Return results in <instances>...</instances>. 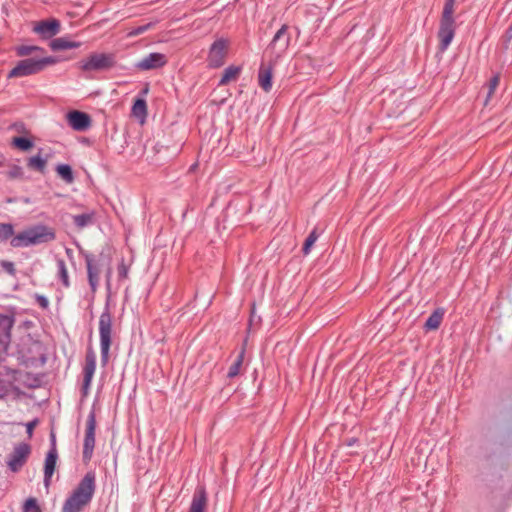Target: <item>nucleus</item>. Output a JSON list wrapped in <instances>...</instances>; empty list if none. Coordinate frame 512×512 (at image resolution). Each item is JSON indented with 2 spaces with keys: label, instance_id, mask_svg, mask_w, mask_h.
<instances>
[{
  "label": "nucleus",
  "instance_id": "nucleus-45",
  "mask_svg": "<svg viewBox=\"0 0 512 512\" xmlns=\"http://www.w3.org/2000/svg\"><path fill=\"white\" fill-rule=\"evenodd\" d=\"M11 175H12L13 177L17 176V175H18V171L12 172V173H11Z\"/></svg>",
  "mask_w": 512,
  "mask_h": 512
},
{
  "label": "nucleus",
  "instance_id": "nucleus-6",
  "mask_svg": "<svg viewBox=\"0 0 512 512\" xmlns=\"http://www.w3.org/2000/svg\"><path fill=\"white\" fill-rule=\"evenodd\" d=\"M291 35L289 33V26L284 24L275 33L266 52L271 54V59L278 61L280 57L286 52L290 45Z\"/></svg>",
  "mask_w": 512,
  "mask_h": 512
},
{
  "label": "nucleus",
  "instance_id": "nucleus-14",
  "mask_svg": "<svg viewBox=\"0 0 512 512\" xmlns=\"http://www.w3.org/2000/svg\"><path fill=\"white\" fill-rule=\"evenodd\" d=\"M60 21L57 19L42 20L34 25L33 31L43 39H50L60 32Z\"/></svg>",
  "mask_w": 512,
  "mask_h": 512
},
{
  "label": "nucleus",
  "instance_id": "nucleus-28",
  "mask_svg": "<svg viewBox=\"0 0 512 512\" xmlns=\"http://www.w3.org/2000/svg\"><path fill=\"white\" fill-rule=\"evenodd\" d=\"M58 175L67 183L74 181L72 168L67 164H60L56 167Z\"/></svg>",
  "mask_w": 512,
  "mask_h": 512
},
{
  "label": "nucleus",
  "instance_id": "nucleus-27",
  "mask_svg": "<svg viewBox=\"0 0 512 512\" xmlns=\"http://www.w3.org/2000/svg\"><path fill=\"white\" fill-rule=\"evenodd\" d=\"M132 114L140 119H144L147 115V104L144 99H137L132 106Z\"/></svg>",
  "mask_w": 512,
  "mask_h": 512
},
{
  "label": "nucleus",
  "instance_id": "nucleus-35",
  "mask_svg": "<svg viewBox=\"0 0 512 512\" xmlns=\"http://www.w3.org/2000/svg\"><path fill=\"white\" fill-rule=\"evenodd\" d=\"M23 512H42L40 507L37 504V501L35 498H29L26 500Z\"/></svg>",
  "mask_w": 512,
  "mask_h": 512
},
{
  "label": "nucleus",
  "instance_id": "nucleus-10",
  "mask_svg": "<svg viewBox=\"0 0 512 512\" xmlns=\"http://www.w3.org/2000/svg\"><path fill=\"white\" fill-rule=\"evenodd\" d=\"M457 24L455 20L440 19L437 37L439 39V50L444 52L452 43Z\"/></svg>",
  "mask_w": 512,
  "mask_h": 512
},
{
  "label": "nucleus",
  "instance_id": "nucleus-8",
  "mask_svg": "<svg viewBox=\"0 0 512 512\" xmlns=\"http://www.w3.org/2000/svg\"><path fill=\"white\" fill-rule=\"evenodd\" d=\"M96 417L92 411L86 420L85 437L83 444V460L90 461L95 447Z\"/></svg>",
  "mask_w": 512,
  "mask_h": 512
},
{
  "label": "nucleus",
  "instance_id": "nucleus-38",
  "mask_svg": "<svg viewBox=\"0 0 512 512\" xmlns=\"http://www.w3.org/2000/svg\"><path fill=\"white\" fill-rule=\"evenodd\" d=\"M35 299L42 309H47L49 307V300L44 295L36 294Z\"/></svg>",
  "mask_w": 512,
  "mask_h": 512
},
{
  "label": "nucleus",
  "instance_id": "nucleus-36",
  "mask_svg": "<svg viewBox=\"0 0 512 512\" xmlns=\"http://www.w3.org/2000/svg\"><path fill=\"white\" fill-rule=\"evenodd\" d=\"M151 27V23H148V24H145V25H141V26H138L134 29H132L129 33H128V36H138L140 34H143L144 32H146L149 28Z\"/></svg>",
  "mask_w": 512,
  "mask_h": 512
},
{
  "label": "nucleus",
  "instance_id": "nucleus-41",
  "mask_svg": "<svg viewBox=\"0 0 512 512\" xmlns=\"http://www.w3.org/2000/svg\"><path fill=\"white\" fill-rule=\"evenodd\" d=\"M7 391L6 383L0 379V398L4 397L7 394Z\"/></svg>",
  "mask_w": 512,
  "mask_h": 512
},
{
  "label": "nucleus",
  "instance_id": "nucleus-37",
  "mask_svg": "<svg viewBox=\"0 0 512 512\" xmlns=\"http://www.w3.org/2000/svg\"><path fill=\"white\" fill-rule=\"evenodd\" d=\"M1 266L8 274L15 275L16 270L13 262L3 260Z\"/></svg>",
  "mask_w": 512,
  "mask_h": 512
},
{
  "label": "nucleus",
  "instance_id": "nucleus-26",
  "mask_svg": "<svg viewBox=\"0 0 512 512\" xmlns=\"http://www.w3.org/2000/svg\"><path fill=\"white\" fill-rule=\"evenodd\" d=\"M443 320V312L440 310H435L426 320L425 328L427 330H436L439 328L441 322Z\"/></svg>",
  "mask_w": 512,
  "mask_h": 512
},
{
  "label": "nucleus",
  "instance_id": "nucleus-2",
  "mask_svg": "<svg viewBox=\"0 0 512 512\" xmlns=\"http://www.w3.org/2000/svg\"><path fill=\"white\" fill-rule=\"evenodd\" d=\"M55 237L52 228L45 225H35L14 234L10 240V245L14 248L29 247L53 241Z\"/></svg>",
  "mask_w": 512,
  "mask_h": 512
},
{
  "label": "nucleus",
  "instance_id": "nucleus-32",
  "mask_svg": "<svg viewBox=\"0 0 512 512\" xmlns=\"http://www.w3.org/2000/svg\"><path fill=\"white\" fill-rule=\"evenodd\" d=\"M28 167L33 170L43 172L46 167V160L40 155L33 156L28 160Z\"/></svg>",
  "mask_w": 512,
  "mask_h": 512
},
{
  "label": "nucleus",
  "instance_id": "nucleus-3",
  "mask_svg": "<svg viewBox=\"0 0 512 512\" xmlns=\"http://www.w3.org/2000/svg\"><path fill=\"white\" fill-rule=\"evenodd\" d=\"M59 59L55 56H46L42 58H25L20 60L16 66L10 70L7 75L8 79L26 77L38 74L46 69V67L55 65Z\"/></svg>",
  "mask_w": 512,
  "mask_h": 512
},
{
  "label": "nucleus",
  "instance_id": "nucleus-21",
  "mask_svg": "<svg viewBox=\"0 0 512 512\" xmlns=\"http://www.w3.org/2000/svg\"><path fill=\"white\" fill-rule=\"evenodd\" d=\"M74 225L78 229H84L90 225H93L95 222V212L88 211L82 214L74 215L72 217Z\"/></svg>",
  "mask_w": 512,
  "mask_h": 512
},
{
  "label": "nucleus",
  "instance_id": "nucleus-18",
  "mask_svg": "<svg viewBox=\"0 0 512 512\" xmlns=\"http://www.w3.org/2000/svg\"><path fill=\"white\" fill-rule=\"evenodd\" d=\"M57 458V450L49 449L44 464V483L46 486L50 484L51 477L55 471Z\"/></svg>",
  "mask_w": 512,
  "mask_h": 512
},
{
  "label": "nucleus",
  "instance_id": "nucleus-33",
  "mask_svg": "<svg viewBox=\"0 0 512 512\" xmlns=\"http://www.w3.org/2000/svg\"><path fill=\"white\" fill-rule=\"evenodd\" d=\"M499 82H500V77L499 75H495L493 76L490 80H489V83L487 85V97H486V101L485 103L487 104L489 99L492 98L495 90L497 89L498 85H499Z\"/></svg>",
  "mask_w": 512,
  "mask_h": 512
},
{
  "label": "nucleus",
  "instance_id": "nucleus-42",
  "mask_svg": "<svg viewBox=\"0 0 512 512\" xmlns=\"http://www.w3.org/2000/svg\"><path fill=\"white\" fill-rule=\"evenodd\" d=\"M504 38L506 43H508L512 39V25L505 32Z\"/></svg>",
  "mask_w": 512,
  "mask_h": 512
},
{
  "label": "nucleus",
  "instance_id": "nucleus-19",
  "mask_svg": "<svg viewBox=\"0 0 512 512\" xmlns=\"http://www.w3.org/2000/svg\"><path fill=\"white\" fill-rule=\"evenodd\" d=\"M207 496L204 488H198L192 498L188 512H205Z\"/></svg>",
  "mask_w": 512,
  "mask_h": 512
},
{
  "label": "nucleus",
  "instance_id": "nucleus-9",
  "mask_svg": "<svg viewBox=\"0 0 512 512\" xmlns=\"http://www.w3.org/2000/svg\"><path fill=\"white\" fill-rule=\"evenodd\" d=\"M228 42L220 38L213 42L208 53V65L212 68H218L225 62L227 55Z\"/></svg>",
  "mask_w": 512,
  "mask_h": 512
},
{
  "label": "nucleus",
  "instance_id": "nucleus-23",
  "mask_svg": "<svg viewBox=\"0 0 512 512\" xmlns=\"http://www.w3.org/2000/svg\"><path fill=\"white\" fill-rule=\"evenodd\" d=\"M322 232L323 229H319V227L317 226L314 227V229L310 232L302 248V252L304 255H308L310 253L313 245L315 244V242L317 241Z\"/></svg>",
  "mask_w": 512,
  "mask_h": 512
},
{
  "label": "nucleus",
  "instance_id": "nucleus-20",
  "mask_svg": "<svg viewBox=\"0 0 512 512\" xmlns=\"http://www.w3.org/2000/svg\"><path fill=\"white\" fill-rule=\"evenodd\" d=\"M50 48L53 51H61V50H67V49H75L81 46L80 42L71 41L65 37H59L53 39L50 44Z\"/></svg>",
  "mask_w": 512,
  "mask_h": 512
},
{
  "label": "nucleus",
  "instance_id": "nucleus-13",
  "mask_svg": "<svg viewBox=\"0 0 512 512\" xmlns=\"http://www.w3.org/2000/svg\"><path fill=\"white\" fill-rule=\"evenodd\" d=\"M84 258H85V263H86V268H87V276H88V282H89L90 288H91L92 292H96V290L99 286V276H100V272H101V266L93 254L86 253Z\"/></svg>",
  "mask_w": 512,
  "mask_h": 512
},
{
  "label": "nucleus",
  "instance_id": "nucleus-15",
  "mask_svg": "<svg viewBox=\"0 0 512 512\" xmlns=\"http://www.w3.org/2000/svg\"><path fill=\"white\" fill-rule=\"evenodd\" d=\"M276 63L277 61L270 59L268 63H262L259 68L258 83L265 92L272 89L273 69Z\"/></svg>",
  "mask_w": 512,
  "mask_h": 512
},
{
  "label": "nucleus",
  "instance_id": "nucleus-12",
  "mask_svg": "<svg viewBox=\"0 0 512 512\" xmlns=\"http://www.w3.org/2000/svg\"><path fill=\"white\" fill-rule=\"evenodd\" d=\"M167 57L165 54L154 52L146 55L135 64V68L140 71H149L158 69L166 65Z\"/></svg>",
  "mask_w": 512,
  "mask_h": 512
},
{
  "label": "nucleus",
  "instance_id": "nucleus-16",
  "mask_svg": "<svg viewBox=\"0 0 512 512\" xmlns=\"http://www.w3.org/2000/svg\"><path fill=\"white\" fill-rule=\"evenodd\" d=\"M67 121L75 131H86L91 126L90 116L81 111H71L67 114Z\"/></svg>",
  "mask_w": 512,
  "mask_h": 512
},
{
  "label": "nucleus",
  "instance_id": "nucleus-29",
  "mask_svg": "<svg viewBox=\"0 0 512 512\" xmlns=\"http://www.w3.org/2000/svg\"><path fill=\"white\" fill-rule=\"evenodd\" d=\"M36 51L43 52L44 50L43 48L35 45H20L15 48V52L19 57L29 56Z\"/></svg>",
  "mask_w": 512,
  "mask_h": 512
},
{
  "label": "nucleus",
  "instance_id": "nucleus-34",
  "mask_svg": "<svg viewBox=\"0 0 512 512\" xmlns=\"http://www.w3.org/2000/svg\"><path fill=\"white\" fill-rule=\"evenodd\" d=\"M13 144L23 151H27L33 146L32 141L25 137L14 138Z\"/></svg>",
  "mask_w": 512,
  "mask_h": 512
},
{
  "label": "nucleus",
  "instance_id": "nucleus-11",
  "mask_svg": "<svg viewBox=\"0 0 512 512\" xmlns=\"http://www.w3.org/2000/svg\"><path fill=\"white\" fill-rule=\"evenodd\" d=\"M96 370V355L92 349H88L85 357V364L83 367V384H82V394L83 396H87L92 379L94 377Z\"/></svg>",
  "mask_w": 512,
  "mask_h": 512
},
{
  "label": "nucleus",
  "instance_id": "nucleus-30",
  "mask_svg": "<svg viewBox=\"0 0 512 512\" xmlns=\"http://www.w3.org/2000/svg\"><path fill=\"white\" fill-rule=\"evenodd\" d=\"M455 2H456V0H446L445 1L440 19L455 20V18H454Z\"/></svg>",
  "mask_w": 512,
  "mask_h": 512
},
{
  "label": "nucleus",
  "instance_id": "nucleus-44",
  "mask_svg": "<svg viewBox=\"0 0 512 512\" xmlns=\"http://www.w3.org/2000/svg\"><path fill=\"white\" fill-rule=\"evenodd\" d=\"M111 273H112L111 268H109L106 273V284H107L108 288L110 287Z\"/></svg>",
  "mask_w": 512,
  "mask_h": 512
},
{
  "label": "nucleus",
  "instance_id": "nucleus-4",
  "mask_svg": "<svg viewBox=\"0 0 512 512\" xmlns=\"http://www.w3.org/2000/svg\"><path fill=\"white\" fill-rule=\"evenodd\" d=\"M114 53H92L78 62V68L83 72L108 71L116 66Z\"/></svg>",
  "mask_w": 512,
  "mask_h": 512
},
{
  "label": "nucleus",
  "instance_id": "nucleus-5",
  "mask_svg": "<svg viewBox=\"0 0 512 512\" xmlns=\"http://www.w3.org/2000/svg\"><path fill=\"white\" fill-rule=\"evenodd\" d=\"M112 323V314L109 307L106 306L99 317L100 350L103 365H106L109 359V351L112 343Z\"/></svg>",
  "mask_w": 512,
  "mask_h": 512
},
{
  "label": "nucleus",
  "instance_id": "nucleus-25",
  "mask_svg": "<svg viewBox=\"0 0 512 512\" xmlns=\"http://www.w3.org/2000/svg\"><path fill=\"white\" fill-rule=\"evenodd\" d=\"M244 354H245V350L242 349L240 351V353L237 355V357L235 358V360L233 361V363L231 364V366L229 367V370L227 373V376L229 378H234L237 375H239L241 367L243 365V361H244Z\"/></svg>",
  "mask_w": 512,
  "mask_h": 512
},
{
  "label": "nucleus",
  "instance_id": "nucleus-24",
  "mask_svg": "<svg viewBox=\"0 0 512 512\" xmlns=\"http://www.w3.org/2000/svg\"><path fill=\"white\" fill-rule=\"evenodd\" d=\"M57 277L62 282L63 286L68 288L70 286V280L68 275V270L66 267V263L63 259H57Z\"/></svg>",
  "mask_w": 512,
  "mask_h": 512
},
{
  "label": "nucleus",
  "instance_id": "nucleus-40",
  "mask_svg": "<svg viewBox=\"0 0 512 512\" xmlns=\"http://www.w3.org/2000/svg\"><path fill=\"white\" fill-rule=\"evenodd\" d=\"M36 425H37V420L30 421L26 424V431H27L29 438L32 437L33 431H34Z\"/></svg>",
  "mask_w": 512,
  "mask_h": 512
},
{
  "label": "nucleus",
  "instance_id": "nucleus-22",
  "mask_svg": "<svg viewBox=\"0 0 512 512\" xmlns=\"http://www.w3.org/2000/svg\"><path fill=\"white\" fill-rule=\"evenodd\" d=\"M240 72L241 68L238 66L231 65L227 67L223 72V75L219 81V85L224 86L227 85L230 81L236 80L240 75Z\"/></svg>",
  "mask_w": 512,
  "mask_h": 512
},
{
  "label": "nucleus",
  "instance_id": "nucleus-39",
  "mask_svg": "<svg viewBox=\"0 0 512 512\" xmlns=\"http://www.w3.org/2000/svg\"><path fill=\"white\" fill-rule=\"evenodd\" d=\"M118 277L120 280L126 279L128 277V267L123 261L118 266Z\"/></svg>",
  "mask_w": 512,
  "mask_h": 512
},
{
  "label": "nucleus",
  "instance_id": "nucleus-31",
  "mask_svg": "<svg viewBox=\"0 0 512 512\" xmlns=\"http://www.w3.org/2000/svg\"><path fill=\"white\" fill-rule=\"evenodd\" d=\"M14 235V226L10 223H0V243L11 240Z\"/></svg>",
  "mask_w": 512,
  "mask_h": 512
},
{
  "label": "nucleus",
  "instance_id": "nucleus-1",
  "mask_svg": "<svg viewBox=\"0 0 512 512\" xmlns=\"http://www.w3.org/2000/svg\"><path fill=\"white\" fill-rule=\"evenodd\" d=\"M96 489V476L92 471L87 472L73 493L63 504L62 512H80L90 503Z\"/></svg>",
  "mask_w": 512,
  "mask_h": 512
},
{
  "label": "nucleus",
  "instance_id": "nucleus-7",
  "mask_svg": "<svg viewBox=\"0 0 512 512\" xmlns=\"http://www.w3.org/2000/svg\"><path fill=\"white\" fill-rule=\"evenodd\" d=\"M31 454V445L25 442L18 443L14 446L13 451L8 456L6 464L12 472H18L27 462Z\"/></svg>",
  "mask_w": 512,
  "mask_h": 512
},
{
  "label": "nucleus",
  "instance_id": "nucleus-17",
  "mask_svg": "<svg viewBox=\"0 0 512 512\" xmlns=\"http://www.w3.org/2000/svg\"><path fill=\"white\" fill-rule=\"evenodd\" d=\"M13 325L14 318L12 316L0 314V345L6 347L10 343Z\"/></svg>",
  "mask_w": 512,
  "mask_h": 512
},
{
  "label": "nucleus",
  "instance_id": "nucleus-43",
  "mask_svg": "<svg viewBox=\"0 0 512 512\" xmlns=\"http://www.w3.org/2000/svg\"><path fill=\"white\" fill-rule=\"evenodd\" d=\"M50 442H51L50 449L57 450V448H56V437H55V434L53 432L50 434Z\"/></svg>",
  "mask_w": 512,
  "mask_h": 512
},
{
  "label": "nucleus",
  "instance_id": "nucleus-46",
  "mask_svg": "<svg viewBox=\"0 0 512 512\" xmlns=\"http://www.w3.org/2000/svg\"><path fill=\"white\" fill-rule=\"evenodd\" d=\"M143 92L147 93L148 92V88L146 87Z\"/></svg>",
  "mask_w": 512,
  "mask_h": 512
}]
</instances>
